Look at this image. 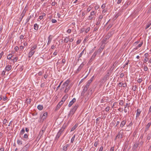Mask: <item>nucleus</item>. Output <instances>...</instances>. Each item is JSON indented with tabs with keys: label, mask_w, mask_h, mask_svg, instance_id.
<instances>
[{
	"label": "nucleus",
	"mask_w": 151,
	"mask_h": 151,
	"mask_svg": "<svg viewBox=\"0 0 151 151\" xmlns=\"http://www.w3.org/2000/svg\"><path fill=\"white\" fill-rule=\"evenodd\" d=\"M78 107V104H76L74 107L71 109L69 112V113L67 117L68 118L70 117V119H71L73 115L75 113Z\"/></svg>",
	"instance_id": "1"
},
{
	"label": "nucleus",
	"mask_w": 151,
	"mask_h": 151,
	"mask_svg": "<svg viewBox=\"0 0 151 151\" xmlns=\"http://www.w3.org/2000/svg\"><path fill=\"white\" fill-rule=\"evenodd\" d=\"M64 130V128H62L58 132L57 135L55 137V141H57L59 138L61 134L63 132Z\"/></svg>",
	"instance_id": "2"
},
{
	"label": "nucleus",
	"mask_w": 151,
	"mask_h": 151,
	"mask_svg": "<svg viewBox=\"0 0 151 151\" xmlns=\"http://www.w3.org/2000/svg\"><path fill=\"white\" fill-rule=\"evenodd\" d=\"M47 112H46L44 113H42L40 114V121H43L45 119L47 115Z\"/></svg>",
	"instance_id": "3"
},
{
	"label": "nucleus",
	"mask_w": 151,
	"mask_h": 151,
	"mask_svg": "<svg viewBox=\"0 0 151 151\" xmlns=\"http://www.w3.org/2000/svg\"><path fill=\"white\" fill-rule=\"evenodd\" d=\"M89 87V86H88V85H87L86 84V85L84 87L83 89L82 92V93H81V96H84V93L86 92V91H87Z\"/></svg>",
	"instance_id": "4"
},
{
	"label": "nucleus",
	"mask_w": 151,
	"mask_h": 151,
	"mask_svg": "<svg viewBox=\"0 0 151 151\" xmlns=\"http://www.w3.org/2000/svg\"><path fill=\"white\" fill-rule=\"evenodd\" d=\"M85 63L84 62H83L79 66L78 68L77 69L76 71V73H78L79 71H80L82 68H83V67L84 65H85Z\"/></svg>",
	"instance_id": "5"
},
{
	"label": "nucleus",
	"mask_w": 151,
	"mask_h": 151,
	"mask_svg": "<svg viewBox=\"0 0 151 151\" xmlns=\"http://www.w3.org/2000/svg\"><path fill=\"white\" fill-rule=\"evenodd\" d=\"M110 34H108V35L105 37V38L102 40L101 42L102 45L106 44V42L110 37Z\"/></svg>",
	"instance_id": "6"
},
{
	"label": "nucleus",
	"mask_w": 151,
	"mask_h": 151,
	"mask_svg": "<svg viewBox=\"0 0 151 151\" xmlns=\"http://www.w3.org/2000/svg\"><path fill=\"white\" fill-rule=\"evenodd\" d=\"M123 130H120L118 134L116 137V138H122L123 135V132H122Z\"/></svg>",
	"instance_id": "7"
},
{
	"label": "nucleus",
	"mask_w": 151,
	"mask_h": 151,
	"mask_svg": "<svg viewBox=\"0 0 151 151\" xmlns=\"http://www.w3.org/2000/svg\"><path fill=\"white\" fill-rule=\"evenodd\" d=\"M70 83V81L69 80H67L64 83H63L62 85L63 88H65L66 87H68L69 83Z\"/></svg>",
	"instance_id": "8"
},
{
	"label": "nucleus",
	"mask_w": 151,
	"mask_h": 151,
	"mask_svg": "<svg viewBox=\"0 0 151 151\" xmlns=\"http://www.w3.org/2000/svg\"><path fill=\"white\" fill-rule=\"evenodd\" d=\"M126 122V119H122V120L121 123L120 127L121 128H123L125 125Z\"/></svg>",
	"instance_id": "9"
},
{
	"label": "nucleus",
	"mask_w": 151,
	"mask_h": 151,
	"mask_svg": "<svg viewBox=\"0 0 151 151\" xmlns=\"http://www.w3.org/2000/svg\"><path fill=\"white\" fill-rule=\"evenodd\" d=\"M76 101V99L75 98H73L72 100L70 102L68 106L70 107Z\"/></svg>",
	"instance_id": "10"
},
{
	"label": "nucleus",
	"mask_w": 151,
	"mask_h": 151,
	"mask_svg": "<svg viewBox=\"0 0 151 151\" xmlns=\"http://www.w3.org/2000/svg\"><path fill=\"white\" fill-rule=\"evenodd\" d=\"M63 104V103L62 102V101H60L57 105L55 109L56 110L58 109L61 107Z\"/></svg>",
	"instance_id": "11"
},
{
	"label": "nucleus",
	"mask_w": 151,
	"mask_h": 151,
	"mask_svg": "<svg viewBox=\"0 0 151 151\" xmlns=\"http://www.w3.org/2000/svg\"><path fill=\"white\" fill-rule=\"evenodd\" d=\"M104 45L102 44L100 48L97 51L99 53H101L104 48Z\"/></svg>",
	"instance_id": "12"
},
{
	"label": "nucleus",
	"mask_w": 151,
	"mask_h": 151,
	"mask_svg": "<svg viewBox=\"0 0 151 151\" xmlns=\"http://www.w3.org/2000/svg\"><path fill=\"white\" fill-rule=\"evenodd\" d=\"M12 68V66L11 65H8L5 67V70L6 71H9Z\"/></svg>",
	"instance_id": "13"
},
{
	"label": "nucleus",
	"mask_w": 151,
	"mask_h": 151,
	"mask_svg": "<svg viewBox=\"0 0 151 151\" xmlns=\"http://www.w3.org/2000/svg\"><path fill=\"white\" fill-rule=\"evenodd\" d=\"M141 111L140 109H138L137 110L136 117V118L138 117L140 115L141 113Z\"/></svg>",
	"instance_id": "14"
},
{
	"label": "nucleus",
	"mask_w": 151,
	"mask_h": 151,
	"mask_svg": "<svg viewBox=\"0 0 151 151\" xmlns=\"http://www.w3.org/2000/svg\"><path fill=\"white\" fill-rule=\"evenodd\" d=\"M85 48H84L83 50L81 52V53L79 54V56L78 58H79L81 57L83 54H86V51H85Z\"/></svg>",
	"instance_id": "15"
},
{
	"label": "nucleus",
	"mask_w": 151,
	"mask_h": 151,
	"mask_svg": "<svg viewBox=\"0 0 151 151\" xmlns=\"http://www.w3.org/2000/svg\"><path fill=\"white\" fill-rule=\"evenodd\" d=\"M35 52L30 51L28 54V57L29 58H31L34 54Z\"/></svg>",
	"instance_id": "16"
},
{
	"label": "nucleus",
	"mask_w": 151,
	"mask_h": 151,
	"mask_svg": "<svg viewBox=\"0 0 151 151\" xmlns=\"http://www.w3.org/2000/svg\"><path fill=\"white\" fill-rule=\"evenodd\" d=\"M25 11L24 10H23L22 12L21 15L20 16V19H21L20 20H21L23 18L24 15L25 14Z\"/></svg>",
	"instance_id": "17"
},
{
	"label": "nucleus",
	"mask_w": 151,
	"mask_h": 151,
	"mask_svg": "<svg viewBox=\"0 0 151 151\" xmlns=\"http://www.w3.org/2000/svg\"><path fill=\"white\" fill-rule=\"evenodd\" d=\"M78 127V124H76L74 126H73L71 129V131H73L77 127Z\"/></svg>",
	"instance_id": "18"
},
{
	"label": "nucleus",
	"mask_w": 151,
	"mask_h": 151,
	"mask_svg": "<svg viewBox=\"0 0 151 151\" xmlns=\"http://www.w3.org/2000/svg\"><path fill=\"white\" fill-rule=\"evenodd\" d=\"M151 138V134H148L147 135V138L146 139V141L147 140H149Z\"/></svg>",
	"instance_id": "19"
},
{
	"label": "nucleus",
	"mask_w": 151,
	"mask_h": 151,
	"mask_svg": "<svg viewBox=\"0 0 151 151\" xmlns=\"http://www.w3.org/2000/svg\"><path fill=\"white\" fill-rule=\"evenodd\" d=\"M68 146V144L66 145H65L64 146L63 148V150L64 151H66L67 150V147Z\"/></svg>",
	"instance_id": "20"
},
{
	"label": "nucleus",
	"mask_w": 151,
	"mask_h": 151,
	"mask_svg": "<svg viewBox=\"0 0 151 151\" xmlns=\"http://www.w3.org/2000/svg\"><path fill=\"white\" fill-rule=\"evenodd\" d=\"M151 124V123H148L147 124L146 126L145 129L146 130H148L149 127Z\"/></svg>",
	"instance_id": "21"
},
{
	"label": "nucleus",
	"mask_w": 151,
	"mask_h": 151,
	"mask_svg": "<svg viewBox=\"0 0 151 151\" xmlns=\"http://www.w3.org/2000/svg\"><path fill=\"white\" fill-rule=\"evenodd\" d=\"M69 36L66 37L64 40V42L65 43H68L69 41Z\"/></svg>",
	"instance_id": "22"
},
{
	"label": "nucleus",
	"mask_w": 151,
	"mask_h": 151,
	"mask_svg": "<svg viewBox=\"0 0 151 151\" xmlns=\"http://www.w3.org/2000/svg\"><path fill=\"white\" fill-rule=\"evenodd\" d=\"M66 88L65 90V93H67L68 91L70 90V86H69L68 87H66Z\"/></svg>",
	"instance_id": "23"
},
{
	"label": "nucleus",
	"mask_w": 151,
	"mask_h": 151,
	"mask_svg": "<svg viewBox=\"0 0 151 151\" xmlns=\"http://www.w3.org/2000/svg\"><path fill=\"white\" fill-rule=\"evenodd\" d=\"M13 57V56L11 54H9L7 57V58L8 59L10 60L11 59V58Z\"/></svg>",
	"instance_id": "24"
},
{
	"label": "nucleus",
	"mask_w": 151,
	"mask_h": 151,
	"mask_svg": "<svg viewBox=\"0 0 151 151\" xmlns=\"http://www.w3.org/2000/svg\"><path fill=\"white\" fill-rule=\"evenodd\" d=\"M37 47V45H34L31 49V51H35L34 50Z\"/></svg>",
	"instance_id": "25"
},
{
	"label": "nucleus",
	"mask_w": 151,
	"mask_h": 151,
	"mask_svg": "<svg viewBox=\"0 0 151 151\" xmlns=\"http://www.w3.org/2000/svg\"><path fill=\"white\" fill-rule=\"evenodd\" d=\"M51 36L50 35L49 37H48V41L47 42V44H49L50 43L52 40V38L50 37Z\"/></svg>",
	"instance_id": "26"
},
{
	"label": "nucleus",
	"mask_w": 151,
	"mask_h": 151,
	"mask_svg": "<svg viewBox=\"0 0 151 151\" xmlns=\"http://www.w3.org/2000/svg\"><path fill=\"white\" fill-rule=\"evenodd\" d=\"M67 96L65 95L62 99V100L60 101H62V102L63 103V102L64 101L66 98H67Z\"/></svg>",
	"instance_id": "27"
},
{
	"label": "nucleus",
	"mask_w": 151,
	"mask_h": 151,
	"mask_svg": "<svg viewBox=\"0 0 151 151\" xmlns=\"http://www.w3.org/2000/svg\"><path fill=\"white\" fill-rule=\"evenodd\" d=\"M27 150V146H24L22 149L20 151H26Z\"/></svg>",
	"instance_id": "28"
},
{
	"label": "nucleus",
	"mask_w": 151,
	"mask_h": 151,
	"mask_svg": "<svg viewBox=\"0 0 151 151\" xmlns=\"http://www.w3.org/2000/svg\"><path fill=\"white\" fill-rule=\"evenodd\" d=\"M25 132V130L24 129V128H23L22 130L21 131L20 133V135H22L24 134V133Z\"/></svg>",
	"instance_id": "29"
},
{
	"label": "nucleus",
	"mask_w": 151,
	"mask_h": 151,
	"mask_svg": "<svg viewBox=\"0 0 151 151\" xmlns=\"http://www.w3.org/2000/svg\"><path fill=\"white\" fill-rule=\"evenodd\" d=\"M139 144V142H137L135 143L134 145V147L137 148L138 146V145Z\"/></svg>",
	"instance_id": "30"
},
{
	"label": "nucleus",
	"mask_w": 151,
	"mask_h": 151,
	"mask_svg": "<svg viewBox=\"0 0 151 151\" xmlns=\"http://www.w3.org/2000/svg\"><path fill=\"white\" fill-rule=\"evenodd\" d=\"M112 24H110L107 27V28H106V30L107 31H108L110 28H111L112 27Z\"/></svg>",
	"instance_id": "31"
},
{
	"label": "nucleus",
	"mask_w": 151,
	"mask_h": 151,
	"mask_svg": "<svg viewBox=\"0 0 151 151\" xmlns=\"http://www.w3.org/2000/svg\"><path fill=\"white\" fill-rule=\"evenodd\" d=\"M75 136H76V135L74 134V135H73V136L72 137V138L71 139V142L72 143H73V142L74 140V139L75 138Z\"/></svg>",
	"instance_id": "32"
},
{
	"label": "nucleus",
	"mask_w": 151,
	"mask_h": 151,
	"mask_svg": "<svg viewBox=\"0 0 151 151\" xmlns=\"http://www.w3.org/2000/svg\"><path fill=\"white\" fill-rule=\"evenodd\" d=\"M96 12L95 11H93L90 13V15L93 17V16L96 14Z\"/></svg>",
	"instance_id": "33"
},
{
	"label": "nucleus",
	"mask_w": 151,
	"mask_h": 151,
	"mask_svg": "<svg viewBox=\"0 0 151 151\" xmlns=\"http://www.w3.org/2000/svg\"><path fill=\"white\" fill-rule=\"evenodd\" d=\"M43 109V106L42 105H38V110H41Z\"/></svg>",
	"instance_id": "34"
},
{
	"label": "nucleus",
	"mask_w": 151,
	"mask_h": 151,
	"mask_svg": "<svg viewBox=\"0 0 151 151\" xmlns=\"http://www.w3.org/2000/svg\"><path fill=\"white\" fill-rule=\"evenodd\" d=\"M143 43V42L142 41L138 45V46H137V47H136V49H137V48L138 47H140L142 45Z\"/></svg>",
	"instance_id": "35"
},
{
	"label": "nucleus",
	"mask_w": 151,
	"mask_h": 151,
	"mask_svg": "<svg viewBox=\"0 0 151 151\" xmlns=\"http://www.w3.org/2000/svg\"><path fill=\"white\" fill-rule=\"evenodd\" d=\"M22 141L21 140H19L18 139L17 140V143L19 145H22Z\"/></svg>",
	"instance_id": "36"
},
{
	"label": "nucleus",
	"mask_w": 151,
	"mask_h": 151,
	"mask_svg": "<svg viewBox=\"0 0 151 151\" xmlns=\"http://www.w3.org/2000/svg\"><path fill=\"white\" fill-rule=\"evenodd\" d=\"M34 29L37 30H38V25L37 23H36L34 24Z\"/></svg>",
	"instance_id": "37"
},
{
	"label": "nucleus",
	"mask_w": 151,
	"mask_h": 151,
	"mask_svg": "<svg viewBox=\"0 0 151 151\" xmlns=\"http://www.w3.org/2000/svg\"><path fill=\"white\" fill-rule=\"evenodd\" d=\"M99 140H96L95 142H94V146L96 147L99 144Z\"/></svg>",
	"instance_id": "38"
},
{
	"label": "nucleus",
	"mask_w": 151,
	"mask_h": 151,
	"mask_svg": "<svg viewBox=\"0 0 151 151\" xmlns=\"http://www.w3.org/2000/svg\"><path fill=\"white\" fill-rule=\"evenodd\" d=\"M44 74V71L42 70L41 71H40L38 72V75L40 76L42 75V74Z\"/></svg>",
	"instance_id": "39"
},
{
	"label": "nucleus",
	"mask_w": 151,
	"mask_h": 151,
	"mask_svg": "<svg viewBox=\"0 0 151 151\" xmlns=\"http://www.w3.org/2000/svg\"><path fill=\"white\" fill-rule=\"evenodd\" d=\"M44 130H42L40 131V132L39 135H40L41 136L42 134H43V133H44Z\"/></svg>",
	"instance_id": "40"
},
{
	"label": "nucleus",
	"mask_w": 151,
	"mask_h": 151,
	"mask_svg": "<svg viewBox=\"0 0 151 151\" xmlns=\"http://www.w3.org/2000/svg\"><path fill=\"white\" fill-rule=\"evenodd\" d=\"M90 29V27H88L86 29H85V31L86 33H87L88 32Z\"/></svg>",
	"instance_id": "41"
},
{
	"label": "nucleus",
	"mask_w": 151,
	"mask_h": 151,
	"mask_svg": "<svg viewBox=\"0 0 151 151\" xmlns=\"http://www.w3.org/2000/svg\"><path fill=\"white\" fill-rule=\"evenodd\" d=\"M45 14L43 13L42 15H41L39 16V19H42L43 17V16H45Z\"/></svg>",
	"instance_id": "42"
},
{
	"label": "nucleus",
	"mask_w": 151,
	"mask_h": 151,
	"mask_svg": "<svg viewBox=\"0 0 151 151\" xmlns=\"http://www.w3.org/2000/svg\"><path fill=\"white\" fill-rule=\"evenodd\" d=\"M151 25V23H149V24H148L147 25L146 27H145V29H147Z\"/></svg>",
	"instance_id": "43"
},
{
	"label": "nucleus",
	"mask_w": 151,
	"mask_h": 151,
	"mask_svg": "<svg viewBox=\"0 0 151 151\" xmlns=\"http://www.w3.org/2000/svg\"><path fill=\"white\" fill-rule=\"evenodd\" d=\"M2 99H3V101H6V100L7 99V97L6 96H2Z\"/></svg>",
	"instance_id": "44"
},
{
	"label": "nucleus",
	"mask_w": 151,
	"mask_h": 151,
	"mask_svg": "<svg viewBox=\"0 0 151 151\" xmlns=\"http://www.w3.org/2000/svg\"><path fill=\"white\" fill-rule=\"evenodd\" d=\"M103 17L102 16L100 15L99 17L98 20H99V21L100 20V21L101 22V19H102Z\"/></svg>",
	"instance_id": "45"
},
{
	"label": "nucleus",
	"mask_w": 151,
	"mask_h": 151,
	"mask_svg": "<svg viewBox=\"0 0 151 151\" xmlns=\"http://www.w3.org/2000/svg\"><path fill=\"white\" fill-rule=\"evenodd\" d=\"M31 18V16H30L29 17H28L27 19H26V23H27L28 22L29 19H30V18Z\"/></svg>",
	"instance_id": "46"
},
{
	"label": "nucleus",
	"mask_w": 151,
	"mask_h": 151,
	"mask_svg": "<svg viewBox=\"0 0 151 151\" xmlns=\"http://www.w3.org/2000/svg\"><path fill=\"white\" fill-rule=\"evenodd\" d=\"M19 38L21 40L25 39V38L24 37V36L23 35H22L20 36Z\"/></svg>",
	"instance_id": "47"
},
{
	"label": "nucleus",
	"mask_w": 151,
	"mask_h": 151,
	"mask_svg": "<svg viewBox=\"0 0 151 151\" xmlns=\"http://www.w3.org/2000/svg\"><path fill=\"white\" fill-rule=\"evenodd\" d=\"M3 26L1 24L0 25V32L1 33L2 32L3 29Z\"/></svg>",
	"instance_id": "48"
},
{
	"label": "nucleus",
	"mask_w": 151,
	"mask_h": 151,
	"mask_svg": "<svg viewBox=\"0 0 151 151\" xmlns=\"http://www.w3.org/2000/svg\"><path fill=\"white\" fill-rule=\"evenodd\" d=\"M19 47L17 46H16L14 48L15 51L16 52L18 50H19Z\"/></svg>",
	"instance_id": "49"
},
{
	"label": "nucleus",
	"mask_w": 151,
	"mask_h": 151,
	"mask_svg": "<svg viewBox=\"0 0 151 151\" xmlns=\"http://www.w3.org/2000/svg\"><path fill=\"white\" fill-rule=\"evenodd\" d=\"M93 17H92V16H91L90 15L87 18V19L88 20H91L93 18Z\"/></svg>",
	"instance_id": "50"
},
{
	"label": "nucleus",
	"mask_w": 151,
	"mask_h": 151,
	"mask_svg": "<svg viewBox=\"0 0 151 151\" xmlns=\"http://www.w3.org/2000/svg\"><path fill=\"white\" fill-rule=\"evenodd\" d=\"M133 124V123L132 122V121L131 122L129 123V124L127 125V127H131Z\"/></svg>",
	"instance_id": "51"
},
{
	"label": "nucleus",
	"mask_w": 151,
	"mask_h": 151,
	"mask_svg": "<svg viewBox=\"0 0 151 151\" xmlns=\"http://www.w3.org/2000/svg\"><path fill=\"white\" fill-rule=\"evenodd\" d=\"M142 80L141 78H139L137 81L138 83H140L142 82Z\"/></svg>",
	"instance_id": "52"
},
{
	"label": "nucleus",
	"mask_w": 151,
	"mask_h": 151,
	"mask_svg": "<svg viewBox=\"0 0 151 151\" xmlns=\"http://www.w3.org/2000/svg\"><path fill=\"white\" fill-rule=\"evenodd\" d=\"M92 82L90 81V80H88L87 82V83L86 84L88 85L89 86L91 83Z\"/></svg>",
	"instance_id": "53"
},
{
	"label": "nucleus",
	"mask_w": 151,
	"mask_h": 151,
	"mask_svg": "<svg viewBox=\"0 0 151 151\" xmlns=\"http://www.w3.org/2000/svg\"><path fill=\"white\" fill-rule=\"evenodd\" d=\"M119 104L121 105H123L124 104V101L123 100L120 101Z\"/></svg>",
	"instance_id": "54"
},
{
	"label": "nucleus",
	"mask_w": 151,
	"mask_h": 151,
	"mask_svg": "<svg viewBox=\"0 0 151 151\" xmlns=\"http://www.w3.org/2000/svg\"><path fill=\"white\" fill-rule=\"evenodd\" d=\"M144 70L145 71H147L148 70V68L147 66H145L144 68Z\"/></svg>",
	"instance_id": "55"
},
{
	"label": "nucleus",
	"mask_w": 151,
	"mask_h": 151,
	"mask_svg": "<svg viewBox=\"0 0 151 151\" xmlns=\"http://www.w3.org/2000/svg\"><path fill=\"white\" fill-rule=\"evenodd\" d=\"M137 89V86H133V87L132 88V89L134 91H135L136 89Z\"/></svg>",
	"instance_id": "56"
},
{
	"label": "nucleus",
	"mask_w": 151,
	"mask_h": 151,
	"mask_svg": "<svg viewBox=\"0 0 151 151\" xmlns=\"http://www.w3.org/2000/svg\"><path fill=\"white\" fill-rule=\"evenodd\" d=\"M6 71H5L3 70L1 73V75L2 76H4L5 75Z\"/></svg>",
	"instance_id": "57"
},
{
	"label": "nucleus",
	"mask_w": 151,
	"mask_h": 151,
	"mask_svg": "<svg viewBox=\"0 0 151 151\" xmlns=\"http://www.w3.org/2000/svg\"><path fill=\"white\" fill-rule=\"evenodd\" d=\"M51 21L53 23L57 22V20L55 19H52L51 20Z\"/></svg>",
	"instance_id": "58"
},
{
	"label": "nucleus",
	"mask_w": 151,
	"mask_h": 151,
	"mask_svg": "<svg viewBox=\"0 0 151 151\" xmlns=\"http://www.w3.org/2000/svg\"><path fill=\"white\" fill-rule=\"evenodd\" d=\"M109 109H110V107L108 106L106 108L105 111L107 112L108 111H109Z\"/></svg>",
	"instance_id": "59"
},
{
	"label": "nucleus",
	"mask_w": 151,
	"mask_h": 151,
	"mask_svg": "<svg viewBox=\"0 0 151 151\" xmlns=\"http://www.w3.org/2000/svg\"><path fill=\"white\" fill-rule=\"evenodd\" d=\"M19 48L20 49V50H21V51H22L24 49V47L22 46H20L19 47Z\"/></svg>",
	"instance_id": "60"
},
{
	"label": "nucleus",
	"mask_w": 151,
	"mask_h": 151,
	"mask_svg": "<svg viewBox=\"0 0 151 151\" xmlns=\"http://www.w3.org/2000/svg\"><path fill=\"white\" fill-rule=\"evenodd\" d=\"M85 31V29L84 28L81 29L80 30V32L82 33Z\"/></svg>",
	"instance_id": "61"
},
{
	"label": "nucleus",
	"mask_w": 151,
	"mask_h": 151,
	"mask_svg": "<svg viewBox=\"0 0 151 151\" xmlns=\"http://www.w3.org/2000/svg\"><path fill=\"white\" fill-rule=\"evenodd\" d=\"M24 138L27 139L28 137V135L27 134H25L24 135Z\"/></svg>",
	"instance_id": "62"
},
{
	"label": "nucleus",
	"mask_w": 151,
	"mask_h": 151,
	"mask_svg": "<svg viewBox=\"0 0 151 151\" xmlns=\"http://www.w3.org/2000/svg\"><path fill=\"white\" fill-rule=\"evenodd\" d=\"M27 104H30L31 102V99H27Z\"/></svg>",
	"instance_id": "63"
},
{
	"label": "nucleus",
	"mask_w": 151,
	"mask_h": 151,
	"mask_svg": "<svg viewBox=\"0 0 151 151\" xmlns=\"http://www.w3.org/2000/svg\"><path fill=\"white\" fill-rule=\"evenodd\" d=\"M148 114H151V106H150V107L149 108L148 112Z\"/></svg>",
	"instance_id": "64"
}]
</instances>
